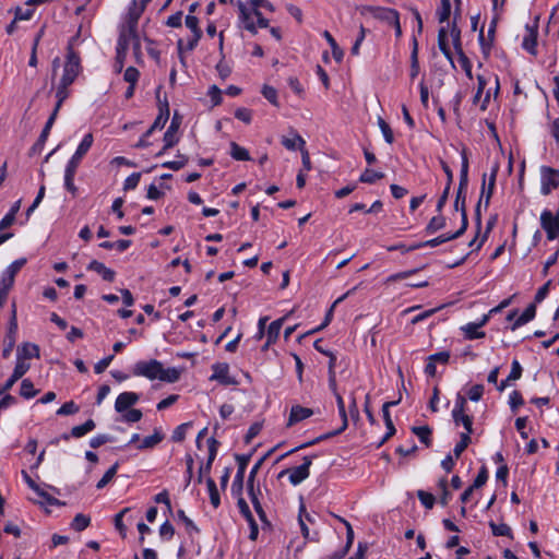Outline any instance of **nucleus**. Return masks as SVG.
<instances>
[{
    "label": "nucleus",
    "instance_id": "1",
    "mask_svg": "<svg viewBox=\"0 0 559 559\" xmlns=\"http://www.w3.org/2000/svg\"><path fill=\"white\" fill-rule=\"evenodd\" d=\"M81 71V63L79 55L72 49L68 48L67 61L63 68V74L60 80L63 85H71Z\"/></svg>",
    "mask_w": 559,
    "mask_h": 559
},
{
    "label": "nucleus",
    "instance_id": "2",
    "mask_svg": "<svg viewBox=\"0 0 559 559\" xmlns=\"http://www.w3.org/2000/svg\"><path fill=\"white\" fill-rule=\"evenodd\" d=\"M312 464V460L309 456L304 457V463L299 466L286 468L278 474V478L284 475H288L289 481L292 485L296 486L302 483L305 479L309 477V469Z\"/></svg>",
    "mask_w": 559,
    "mask_h": 559
},
{
    "label": "nucleus",
    "instance_id": "3",
    "mask_svg": "<svg viewBox=\"0 0 559 559\" xmlns=\"http://www.w3.org/2000/svg\"><path fill=\"white\" fill-rule=\"evenodd\" d=\"M162 371V362L156 359L147 361H138L133 367V374L139 377H145L150 380L159 379Z\"/></svg>",
    "mask_w": 559,
    "mask_h": 559
},
{
    "label": "nucleus",
    "instance_id": "4",
    "mask_svg": "<svg viewBox=\"0 0 559 559\" xmlns=\"http://www.w3.org/2000/svg\"><path fill=\"white\" fill-rule=\"evenodd\" d=\"M540 180V192L544 195H548L552 189H557L559 187V169H555L549 166H542Z\"/></svg>",
    "mask_w": 559,
    "mask_h": 559
},
{
    "label": "nucleus",
    "instance_id": "5",
    "mask_svg": "<svg viewBox=\"0 0 559 559\" xmlns=\"http://www.w3.org/2000/svg\"><path fill=\"white\" fill-rule=\"evenodd\" d=\"M540 225L547 234L549 240H554L559 237V211L555 216L548 210H545L540 214Z\"/></svg>",
    "mask_w": 559,
    "mask_h": 559
},
{
    "label": "nucleus",
    "instance_id": "6",
    "mask_svg": "<svg viewBox=\"0 0 559 559\" xmlns=\"http://www.w3.org/2000/svg\"><path fill=\"white\" fill-rule=\"evenodd\" d=\"M139 37L138 31L134 29V21L130 25H123L120 29L117 50L128 52L129 47Z\"/></svg>",
    "mask_w": 559,
    "mask_h": 559
},
{
    "label": "nucleus",
    "instance_id": "7",
    "mask_svg": "<svg viewBox=\"0 0 559 559\" xmlns=\"http://www.w3.org/2000/svg\"><path fill=\"white\" fill-rule=\"evenodd\" d=\"M251 455H236V460L238 462V471L236 473L235 479L233 481V491L235 495L240 496L242 492V486H243V479H245V473L246 468L248 466V463L250 461Z\"/></svg>",
    "mask_w": 559,
    "mask_h": 559
},
{
    "label": "nucleus",
    "instance_id": "8",
    "mask_svg": "<svg viewBox=\"0 0 559 559\" xmlns=\"http://www.w3.org/2000/svg\"><path fill=\"white\" fill-rule=\"evenodd\" d=\"M16 335H17V321L16 317H11L8 331L5 333L4 340H3V349H2V357L8 358L16 343Z\"/></svg>",
    "mask_w": 559,
    "mask_h": 559
},
{
    "label": "nucleus",
    "instance_id": "9",
    "mask_svg": "<svg viewBox=\"0 0 559 559\" xmlns=\"http://www.w3.org/2000/svg\"><path fill=\"white\" fill-rule=\"evenodd\" d=\"M92 144H93V135H92V133H87L83 138L81 143L79 144V146H78L75 153L73 154V156L71 157V159L69 160L67 168L76 170V168L80 165L81 159L88 152Z\"/></svg>",
    "mask_w": 559,
    "mask_h": 559
},
{
    "label": "nucleus",
    "instance_id": "10",
    "mask_svg": "<svg viewBox=\"0 0 559 559\" xmlns=\"http://www.w3.org/2000/svg\"><path fill=\"white\" fill-rule=\"evenodd\" d=\"M488 320L489 317H484L478 322H471L462 325L460 330L463 332L466 340L484 338L486 333L481 330V328L487 324Z\"/></svg>",
    "mask_w": 559,
    "mask_h": 559
},
{
    "label": "nucleus",
    "instance_id": "11",
    "mask_svg": "<svg viewBox=\"0 0 559 559\" xmlns=\"http://www.w3.org/2000/svg\"><path fill=\"white\" fill-rule=\"evenodd\" d=\"M538 20L536 17L535 24L533 26L526 25V36L523 38L522 47L528 51L531 55H537V36H538Z\"/></svg>",
    "mask_w": 559,
    "mask_h": 559
},
{
    "label": "nucleus",
    "instance_id": "12",
    "mask_svg": "<svg viewBox=\"0 0 559 559\" xmlns=\"http://www.w3.org/2000/svg\"><path fill=\"white\" fill-rule=\"evenodd\" d=\"M213 373L210 380L218 381L224 385L236 384L233 377L229 376V366L225 362H218L212 366Z\"/></svg>",
    "mask_w": 559,
    "mask_h": 559
},
{
    "label": "nucleus",
    "instance_id": "13",
    "mask_svg": "<svg viewBox=\"0 0 559 559\" xmlns=\"http://www.w3.org/2000/svg\"><path fill=\"white\" fill-rule=\"evenodd\" d=\"M364 13H369L374 19L385 22L388 25L391 24L392 20L397 15V11L390 8L381 7H365Z\"/></svg>",
    "mask_w": 559,
    "mask_h": 559
},
{
    "label": "nucleus",
    "instance_id": "14",
    "mask_svg": "<svg viewBox=\"0 0 559 559\" xmlns=\"http://www.w3.org/2000/svg\"><path fill=\"white\" fill-rule=\"evenodd\" d=\"M498 169H499L498 165H496L492 168L490 177H489V180H488L487 188H486V177H487V175L486 174L483 175V186H481L480 198H481V200L485 199V207L489 206L490 199H491V197L493 194Z\"/></svg>",
    "mask_w": 559,
    "mask_h": 559
},
{
    "label": "nucleus",
    "instance_id": "15",
    "mask_svg": "<svg viewBox=\"0 0 559 559\" xmlns=\"http://www.w3.org/2000/svg\"><path fill=\"white\" fill-rule=\"evenodd\" d=\"M139 401V395L134 392H122L118 395L115 402V409L117 413H124L130 409Z\"/></svg>",
    "mask_w": 559,
    "mask_h": 559
},
{
    "label": "nucleus",
    "instance_id": "16",
    "mask_svg": "<svg viewBox=\"0 0 559 559\" xmlns=\"http://www.w3.org/2000/svg\"><path fill=\"white\" fill-rule=\"evenodd\" d=\"M180 127V119L177 115L174 116L171 122L164 134V151L169 150L178 142L177 132Z\"/></svg>",
    "mask_w": 559,
    "mask_h": 559
},
{
    "label": "nucleus",
    "instance_id": "17",
    "mask_svg": "<svg viewBox=\"0 0 559 559\" xmlns=\"http://www.w3.org/2000/svg\"><path fill=\"white\" fill-rule=\"evenodd\" d=\"M159 91H160V86H158L157 92H156L157 98H159ZM158 102H159V114L156 117V119L154 120L153 124L151 126L152 129H154V130L163 129L169 118V105H168L167 99H165L164 102H160V99H158Z\"/></svg>",
    "mask_w": 559,
    "mask_h": 559
},
{
    "label": "nucleus",
    "instance_id": "18",
    "mask_svg": "<svg viewBox=\"0 0 559 559\" xmlns=\"http://www.w3.org/2000/svg\"><path fill=\"white\" fill-rule=\"evenodd\" d=\"M313 411L308 407H302L300 405H295L290 409L289 418L287 426L290 427L310 416H312Z\"/></svg>",
    "mask_w": 559,
    "mask_h": 559
},
{
    "label": "nucleus",
    "instance_id": "19",
    "mask_svg": "<svg viewBox=\"0 0 559 559\" xmlns=\"http://www.w3.org/2000/svg\"><path fill=\"white\" fill-rule=\"evenodd\" d=\"M466 189L457 188L456 197L454 201L455 211L461 212L462 222L465 226H468L467 211H466Z\"/></svg>",
    "mask_w": 559,
    "mask_h": 559
},
{
    "label": "nucleus",
    "instance_id": "20",
    "mask_svg": "<svg viewBox=\"0 0 559 559\" xmlns=\"http://www.w3.org/2000/svg\"><path fill=\"white\" fill-rule=\"evenodd\" d=\"M87 270L98 273L103 280L107 282H112L115 280V272L97 260H93L88 264Z\"/></svg>",
    "mask_w": 559,
    "mask_h": 559
},
{
    "label": "nucleus",
    "instance_id": "21",
    "mask_svg": "<svg viewBox=\"0 0 559 559\" xmlns=\"http://www.w3.org/2000/svg\"><path fill=\"white\" fill-rule=\"evenodd\" d=\"M284 317L273 321L270 323L266 332V343L264 345V348L270 346L271 344L275 343L278 338L282 325H283Z\"/></svg>",
    "mask_w": 559,
    "mask_h": 559
},
{
    "label": "nucleus",
    "instance_id": "22",
    "mask_svg": "<svg viewBox=\"0 0 559 559\" xmlns=\"http://www.w3.org/2000/svg\"><path fill=\"white\" fill-rule=\"evenodd\" d=\"M22 475H23V478L24 480L26 481V484L28 485V487L31 489H33L36 493H38L40 497L45 498V500L49 503V504H56L58 503V500L51 496H49L47 492L43 491L38 485L31 478V476L25 472L23 471L22 472Z\"/></svg>",
    "mask_w": 559,
    "mask_h": 559
},
{
    "label": "nucleus",
    "instance_id": "23",
    "mask_svg": "<svg viewBox=\"0 0 559 559\" xmlns=\"http://www.w3.org/2000/svg\"><path fill=\"white\" fill-rule=\"evenodd\" d=\"M29 368H31V365L23 359L21 352L16 353V364H15V367H14V370H13V373L11 374V377L15 381H17L29 370Z\"/></svg>",
    "mask_w": 559,
    "mask_h": 559
},
{
    "label": "nucleus",
    "instance_id": "24",
    "mask_svg": "<svg viewBox=\"0 0 559 559\" xmlns=\"http://www.w3.org/2000/svg\"><path fill=\"white\" fill-rule=\"evenodd\" d=\"M56 118H55V115H50V117L48 118L37 142L33 145L32 150L33 151H40L41 147L44 146L48 135H49V132H50V129L55 122Z\"/></svg>",
    "mask_w": 559,
    "mask_h": 559
},
{
    "label": "nucleus",
    "instance_id": "25",
    "mask_svg": "<svg viewBox=\"0 0 559 559\" xmlns=\"http://www.w3.org/2000/svg\"><path fill=\"white\" fill-rule=\"evenodd\" d=\"M438 46L442 53L452 62V52L448 44V31L444 27L439 29Z\"/></svg>",
    "mask_w": 559,
    "mask_h": 559
},
{
    "label": "nucleus",
    "instance_id": "26",
    "mask_svg": "<svg viewBox=\"0 0 559 559\" xmlns=\"http://www.w3.org/2000/svg\"><path fill=\"white\" fill-rule=\"evenodd\" d=\"M323 36H324V38L326 39L328 44L330 45V47L332 49L333 58L337 62H341L343 60V57H344L343 49L337 45L336 40L334 39V37L331 35V33L329 31H324L323 32Z\"/></svg>",
    "mask_w": 559,
    "mask_h": 559
},
{
    "label": "nucleus",
    "instance_id": "27",
    "mask_svg": "<svg viewBox=\"0 0 559 559\" xmlns=\"http://www.w3.org/2000/svg\"><path fill=\"white\" fill-rule=\"evenodd\" d=\"M468 186V158L466 154V150L462 151V166L460 173V183L459 188L467 189Z\"/></svg>",
    "mask_w": 559,
    "mask_h": 559
},
{
    "label": "nucleus",
    "instance_id": "28",
    "mask_svg": "<svg viewBox=\"0 0 559 559\" xmlns=\"http://www.w3.org/2000/svg\"><path fill=\"white\" fill-rule=\"evenodd\" d=\"M163 439H164V435L160 431L155 430L152 436H147L142 440V443L138 445V449H140V450L152 449L155 445H157L159 442H162Z\"/></svg>",
    "mask_w": 559,
    "mask_h": 559
},
{
    "label": "nucleus",
    "instance_id": "29",
    "mask_svg": "<svg viewBox=\"0 0 559 559\" xmlns=\"http://www.w3.org/2000/svg\"><path fill=\"white\" fill-rule=\"evenodd\" d=\"M22 354L23 359L26 361V359H31L33 357L38 358L39 357V347L36 344L32 343H24L22 346L17 348V353Z\"/></svg>",
    "mask_w": 559,
    "mask_h": 559
},
{
    "label": "nucleus",
    "instance_id": "30",
    "mask_svg": "<svg viewBox=\"0 0 559 559\" xmlns=\"http://www.w3.org/2000/svg\"><path fill=\"white\" fill-rule=\"evenodd\" d=\"M70 85H63V83L60 82L58 88H57V92H56V97H57V104L55 106V109L53 111L51 112V115H55V118H57V115H58V111L59 109L61 108L62 106V103L68 98L69 96V92H68V87Z\"/></svg>",
    "mask_w": 559,
    "mask_h": 559
},
{
    "label": "nucleus",
    "instance_id": "31",
    "mask_svg": "<svg viewBox=\"0 0 559 559\" xmlns=\"http://www.w3.org/2000/svg\"><path fill=\"white\" fill-rule=\"evenodd\" d=\"M95 428V421L93 419L86 420L84 424L74 426L71 429V436L74 438H81L88 433L90 431L94 430Z\"/></svg>",
    "mask_w": 559,
    "mask_h": 559
},
{
    "label": "nucleus",
    "instance_id": "32",
    "mask_svg": "<svg viewBox=\"0 0 559 559\" xmlns=\"http://www.w3.org/2000/svg\"><path fill=\"white\" fill-rule=\"evenodd\" d=\"M412 432L416 435L426 447L431 445V429L428 426H414Z\"/></svg>",
    "mask_w": 559,
    "mask_h": 559
},
{
    "label": "nucleus",
    "instance_id": "33",
    "mask_svg": "<svg viewBox=\"0 0 559 559\" xmlns=\"http://www.w3.org/2000/svg\"><path fill=\"white\" fill-rule=\"evenodd\" d=\"M159 376L160 377L158 380L168 382V383H175L180 378V370H178L177 368L165 369L164 366L162 365V371H160Z\"/></svg>",
    "mask_w": 559,
    "mask_h": 559
},
{
    "label": "nucleus",
    "instance_id": "34",
    "mask_svg": "<svg viewBox=\"0 0 559 559\" xmlns=\"http://www.w3.org/2000/svg\"><path fill=\"white\" fill-rule=\"evenodd\" d=\"M206 486H207V490L210 493L211 504L216 509L221 504V498H219V493H218V490H217L214 479L211 477H207Z\"/></svg>",
    "mask_w": 559,
    "mask_h": 559
},
{
    "label": "nucleus",
    "instance_id": "35",
    "mask_svg": "<svg viewBox=\"0 0 559 559\" xmlns=\"http://www.w3.org/2000/svg\"><path fill=\"white\" fill-rule=\"evenodd\" d=\"M230 156L236 160H249L250 154L248 150L238 145L236 142L230 143Z\"/></svg>",
    "mask_w": 559,
    "mask_h": 559
},
{
    "label": "nucleus",
    "instance_id": "36",
    "mask_svg": "<svg viewBox=\"0 0 559 559\" xmlns=\"http://www.w3.org/2000/svg\"><path fill=\"white\" fill-rule=\"evenodd\" d=\"M384 173L374 171L370 168L365 169V171L360 175L359 181L364 183H373L377 180L384 178Z\"/></svg>",
    "mask_w": 559,
    "mask_h": 559
},
{
    "label": "nucleus",
    "instance_id": "37",
    "mask_svg": "<svg viewBox=\"0 0 559 559\" xmlns=\"http://www.w3.org/2000/svg\"><path fill=\"white\" fill-rule=\"evenodd\" d=\"M118 467H119V463L116 462L105 474L104 476L98 480V483L96 484V488L97 489H103L105 488L111 480L112 478L115 477V475L117 474V471H118Z\"/></svg>",
    "mask_w": 559,
    "mask_h": 559
},
{
    "label": "nucleus",
    "instance_id": "38",
    "mask_svg": "<svg viewBox=\"0 0 559 559\" xmlns=\"http://www.w3.org/2000/svg\"><path fill=\"white\" fill-rule=\"evenodd\" d=\"M337 520H340L344 525L346 526V545L344 549L341 551V556H345L348 550L350 549L353 542H354V531L349 522H347L345 519L341 516H336Z\"/></svg>",
    "mask_w": 559,
    "mask_h": 559
},
{
    "label": "nucleus",
    "instance_id": "39",
    "mask_svg": "<svg viewBox=\"0 0 559 559\" xmlns=\"http://www.w3.org/2000/svg\"><path fill=\"white\" fill-rule=\"evenodd\" d=\"M445 226V217L440 215H437L430 219V222L426 226V231L428 234H433Z\"/></svg>",
    "mask_w": 559,
    "mask_h": 559
},
{
    "label": "nucleus",
    "instance_id": "40",
    "mask_svg": "<svg viewBox=\"0 0 559 559\" xmlns=\"http://www.w3.org/2000/svg\"><path fill=\"white\" fill-rule=\"evenodd\" d=\"M495 29H496V22L492 21V23H491V25H490V27L488 29V40H489V43L486 41L483 31H480V33H479V41H480V45H481V48H483L484 52H489V50H490V47H491L492 41H493Z\"/></svg>",
    "mask_w": 559,
    "mask_h": 559
},
{
    "label": "nucleus",
    "instance_id": "41",
    "mask_svg": "<svg viewBox=\"0 0 559 559\" xmlns=\"http://www.w3.org/2000/svg\"><path fill=\"white\" fill-rule=\"evenodd\" d=\"M90 516L79 513L74 516L71 527L76 532H82L90 525Z\"/></svg>",
    "mask_w": 559,
    "mask_h": 559
},
{
    "label": "nucleus",
    "instance_id": "42",
    "mask_svg": "<svg viewBox=\"0 0 559 559\" xmlns=\"http://www.w3.org/2000/svg\"><path fill=\"white\" fill-rule=\"evenodd\" d=\"M38 391L35 390L33 382L29 379H24L21 383L20 394L25 399H32L37 395Z\"/></svg>",
    "mask_w": 559,
    "mask_h": 559
},
{
    "label": "nucleus",
    "instance_id": "43",
    "mask_svg": "<svg viewBox=\"0 0 559 559\" xmlns=\"http://www.w3.org/2000/svg\"><path fill=\"white\" fill-rule=\"evenodd\" d=\"M75 173L76 170L74 169H71V168H67L66 167V173H64V187L66 189L72 193V195H75L76 194V187L74 186V176H75Z\"/></svg>",
    "mask_w": 559,
    "mask_h": 559
},
{
    "label": "nucleus",
    "instance_id": "44",
    "mask_svg": "<svg viewBox=\"0 0 559 559\" xmlns=\"http://www.w3.org/2000/svg\"><path fill=\"white\" fill-rule=\"evenodd\" d=\"M461 440L456 443L453 450V454L455 459H459L461 454L464 452V450L468 447L471 443V435L467 433H461L460 436Z\"/></svg>",
    "mask_w": 559,
    "mask_h": 559
},
{
    "label": "nucleus",
    "instance_id": "45",
    "mask_svg": "<svg viewBox=\"0 0 559 559\" xmlns=\"http://www.w3.org/2000/svg\"><path fill=\"white\" fill-rule=\"evenodd\" d=\"M489 526L495 536H512L510 526L504 523L496 524L495 522H489Z\"/></svg>",
    "mask_w": 559,
    "mask_h": 559
},
{
    "label": "nucleus",
    "instance_id": "46",
    "mask_svg": "<svg viewBox=\"0 0 559 559\" xmlns=\"http://www.w3.org/2000/svg\"><path fill=\"white\" fill-rule=\"evenodd\" d=\"M454 423L456 425L462 424L465 432L467 435H471L473 432V417L465 414L459 415L456 418H453Z\"/></svg>",
    "mask_w": 559,
    "mask_h": 559
},
{
    "label": "nucleus",
    "instance_id": "47",
    "mask_svg": "<svg viewBox=\"0 0 559 559\" xmlns=\"http://www.w3.org/2000/svg\"><path fill=\"white\" fill-rule=\"evenodd\" d=\"M378 124H379V128L382 131L384 140L389 144H392L394 142V135H393V131H392L391 127L389 126V123L383 118L379 117L378 118Z\"/></svg>",
    "mask_w": 559,
    "mask_h": 559
},
{
    "label": "nucleus",
    "instance_id": "48",
    "mask_svg": "<svg viewBox=\"0 0 559 559\" xmlns=\"http://www.w3.org/2000/svg\"><path fill=\"white\" fill-rule=\"evenodd\" d=\"M282 144L287 148V150H296V146L297 144L299 145L300 150H302L304 145H305V140L298 135V134H295V136L293 139H289V138H283L282 139Z\"/></svg>",
    "mask_w": 559,
    "mask_h": 559
},
{
    "label": "nucleus",
    "instance_id": "49",
    "mask_svg": "<svg viewBox=\"0 0 559 559\" xmlns=\"http://www.w3.org/2000/svg\"><path fill=\"white\" fill-rule=\"evenodd\" d=\"M121 414L122 420L129 424L138 423L139 420H141L143 416L142 412L136 408L127 409L124 413Z\"/></svg>",
    "mask_w": 559,
    "mask_h": 559
},
{
    "label": "nucleus",
    "instance_id": "50",
    "mask_svg": "<svg viewBox=\"0 0 559 559\" xmlns=\"http://www.w3.org/2000/svg\"><path fill=\"white\" fill-rule=\"evenodd\" d=\"M334 396H335V400L337 403L340 416L342 417V426L341 427H342V429H346L348 426V419H347V415H346L344 400L340 393L334 394Z\"/></svg>",
    "mask_w": 559,
    "mask_h": 559
},
{
    "label": "nucleus",
    "instance_id": "51",
    "mask_svg": "<svg viewBox=\"0 0 559 559\" xmlns=\"http://www.w3.org/2000/svg\"><path fill=\"white\" fill-rule=\"evenodd\" d=\"M418 47L417 41H414L413 51L411 55V76L414 79L419 73V63H418Z\"/></svg>",
    "mask_w": 559,
    "mask_h": 559
},
{
    "label": "nucleus",
    "instance_id": "52",
    "mask_svg": "<svg viewBox=\"0 0 559 559\" xmlns=\"http://www.w3.org/2000/svg\"><path fill=\"white\" fill-rule=\"evenodd\" d=\"M466 404H467V402H466L465 396L457 394L456 400H455V405L452 411V417L456 418L459 415L465 414Z\"/></svg>",
    "mask_w": 559,
    "mask_h": 559
},
{
    "label": "nucleus",
    "instance_id": "53",
    "mask_svg": "<svg viewBox=\"0 0 559 559\" xmlns=\"http://www.w3.org/2000/svg\"><path fill=\"white\" fill-rule=\"evenodd\" d=\"M187 163H188V157L186 155H178L177 160L165 162L162 164V167L169 168L173 170H179L182 167H185Z\"/></svg>",
    "mask_w": 559,
    "mask_h": 559
},
{
    "label": "nucleus",
    "instance_id": "54",
    "mask_svg": "<svg viewBox=\"0 0 559 559\" xmlns=\"http://www.w3.org/2000/svg\"><path fill=\"white\" fill-rule=\"evenodd\" d=\"M441 243H444V239L441 236H438L433 239L415 243V245L408 247L407 251H413V250H416V249H419L423 247H437Z\"/></svg>",
    "mask_w": 559,
    "mask_h": 559
},
{
    "label": "nucleus",
    "instance_id": "55",
    "mask_svg": "<svg viewBox=\"0 0 559 559\" xmlns=\"http://www.w3.org/2000/svg\"><path fill=\"white\" fill-rule=\"evenodd\" d=\"M79 409H80V407L73 401H70V402L64 403L57 411V415H59V416L73 415V414H76L79 412Z\"/></svg>",
    "mask_w": 559,
    "mask_h": 559
},
{
    "label": "nucleus",
    "instance_id": "56",
    "mask_svg": "<svg viewBox=\"0 0 559 559\" xmlns=\"http://www.w3.org/2000/svg\"><path fill=\"white\" fill-rule=\"evenodd\" d=\"M191 426V423H185L179 425L173 432L171 439L175 442H181L186 438V433L188 428Z\"/></svg>",
    "mask_w": 559,
    "mask_h": 559
},
{
    "label": "nucleus",
    "instance_id": "57",
    "mask_svg": "<svg viewBox=\"0 0 559 559\" xmlns=\"http://www.w3.org/2000/svg\"><path fill=\"white\" fill-rule=\"evenodd\" d=\"M451 14V3L450 0H441V8L438 11V19L440 23H443L449 20Z\"/></svg>",
    "mask_w": 559,
    "mask_h": 559
},
{
    "label": "nucleus",
    "instance_id": "58",
    "mask_svg": "<svg viewBox=\"0 0 559 559\" xmlns=\"http://www.w3.org/2000/svg\"><path fill=\"white\" fill-rule=\"evenodd\" d=\"M417 497L420 500V502L425 506V508H427L429 510L433 508L435 501H436L433 495H431L425 490H418Z\"/></svg>",
    "mask_w": 559,
    "mask_h": 559
},
{
    "label": "nucleus",
    "instance_id": "59",
    "mask_svg": "<svg viewBox=\"0 0 559 559\" xmlns=\"http://www.w3.org/2000/svg\"><path fill=\"white\" fill-rule=\"evenodd\" d=\"M15 276L4 271L0 280V290L10 292L14 284Z\"/></svg>",
    "mask_w": 559,
    "mask_h": 559
},
{
    "label": "nucleus",
    "instance_id": "60",
    "mask_svg": "<svg viewBox=\"0 0 559 559\" xmlns=\"http://www.w3.org/2000/svg\"><path fill=\"white\" fill-rule=\"evenodd\" d=\"M186 26L191 29L192 34L193 35H201L202 36V31L201 28L199 27V19L192 14H188L186 16Z\"/></svg>",
    "mask_w": 559,
    "mask_h": 559
},
{
    "label": "nucleus",
    "instance_id": "61",
    "mask_svg": "<svg viewBox=\"0 0 559 559\" xmlns=\"http://www.w3.org/2000/svg\"><path fill=\"white\" fill-rule=\"evenodd\" d=\"M262 95L274 106H278L277 100V92L274 87L270 85H264L262 87Z\"/></svg>",
    "mask_w": 559,
    "mask_h": 559
},
{
    "label": "nucleus",
    "instance_id": "62",
    "mask_svg": "<svg viewBox=\"0 0 559 559\" xmlns=\"http://www.w3.org/2000/svg\"><path fill=\"white\" fill-rule=\"evenodd\" d=\"M139 76H140V72L134 67L127 68L124 71V74H123L124 81L132 85L136 84Z\"/></svg>",
    "mask_w": 559,
    "mask_h": 559
},
{
    "label": "nucleus",
    "instance_id": "63",
    "mask_svg": "<svg viewBox=\"0 0 559 559\" xmlns=\"http://www.w3.org/2000/svg\"><path fill=\"white\" fill-rule=\"evenodd\" d=\"M523 403H524V400L522 397V394L519 391H513L510 394L509 404H510V407H511L512 412H516V409L521 405H523Z\"/></svg>",
    "mask_w": 559,
    "mask_h": 559
},
{
    "label": "nucleus",
    "instance_id": "64",
    "mask_svg": "<svg viewBox=\"0 0 559 559\" xmlns=\"http://www.w3.org/2000/svg\"><path fill=\"white\" fill-rule=\"evenodd\" d=\"M141 174L140 173H133L131 174L123 183L124 190H133L138 187L140 182Z\"/></svg>",
    "mask_w": 559,
    "mask_h": 559
}]
</instances>
